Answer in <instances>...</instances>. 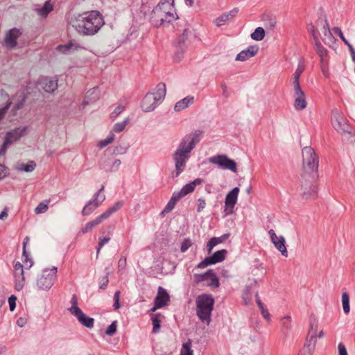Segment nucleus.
I'll return each mask as SVG.
<instances>
[{
  "label": "nucleus",
  "instance_id": "2eb2a0df",
  "mask_svg": "<svg viewBox=\"0 0 355 355\" xmlns=\"http://www.w3.org/2000/svg\"><path fill=\"white\" fill-rule=\"evenodd\" d=\"M40 87L47 93H53L58 88V80L44 77L39 81Z\"/></svg>",
  "mask_w": 355,
  "mask_h": 355
},
{
  "label": "nucleus",
  "instance_id": "8fccbe9b",
  "mask_svg": "<svg viewBox=\"0 0 355 355\" xmlns=\"http://www.w3.org/2000/svg\"><path fill=\"white\" fill-rule=\"evenodd\" d=\"M50 200H45L39 203L35 209V213L37 214L45 213L49 208Z\"/></svg>",
  "mask_w": 355,
  "mask_h": 355
},
{
  "label": "nucleus",
  "instance_id": "c85d7f7f",
  "mask_svg": "<svg viewBox=\"0 0 355 355\" xmlns=\"http://www.w3.org/2000/svg\"><path fill=\"white\" fill-rule=\"evenodd\" d=\"M28 242L29 237L26 236L23 241L22 259L24 264L26 265L28 268H30L33 266V261L29 258V254L26 251V245Z\"/></svg>",
  "mask_w": 355,
  "mask_h": 355
},
{
  "label": "nucleus",
  "instance_id": "5701e85b",
  "mask_svg": "<svg viewBox=\"0 0 355 355\" xmlns=\"http://www.w3.org/2000/svg\"><path fill=\"white\" fill-rule=\"evenodd\" d=\"M261 20L263 21L266 28L273 30L277 24L276 17L270 12H265L261 16Z\"/></svg>",
  "mask_w": 355,
  "mask_h": 355
},
{
  "label": "nucleus",
  "instance_id": "f8f14e48",
  "mask_svg": "<svg viewBox=\"0 0 355 355\" xmlns=\"http://www.w3.org/2000/svg\"><path fill=\"white\" fill-rule=\"evenodd\" d=\"M202 133L203 131L202 130H195L193 133L189 135V137L191 138V141L188 144L187 141L185 139H183L180 144H183L184 149L187 150L189 152H191L196 147V144L200 142Z\"/></svg>",
  "mask_w": 355,
  "mask_h": 355
},
{
  "label": "nucleus",
  "instance_id": "4c0bfd02",
  "mask_svg": "<svg viewBox=\"0 0 355 355\" xmlns=\"http://www.w3.org/2000/svg\"><path fill=\"white\" fill-rule=\"evenodd\" d=\"M36 167V163L34 161H28V163H19L17 167L18 171L25 172H32Z\"/></svg>",
  "mask_w": 355,
  "mask_h": 355
},
{
  "label": "nucleus",
  "instance_id": "f3484780",
  "mask_svg": "<svg viewBox=\"0 0 355 355\" xmlns=\"http://www.w3.org/2000/svg\"><path fill=\"white\" fill-rule=\"evenodd\" d=\"M203 182V180L201 178H196L193 181L190 182L189 183L183 186V187L180 189V191L176 192L179 197L181 198L187 194L192 193L196 186L201 184Z\"/></svg>",
  "mask_w": 355,
  "mask_h": 355
},
{
  "label": "nucleus",
  "instance_id": "58836bf2",
  "mask_svg": "<svg viewBox=\"0 0 355 355\" xmlns=\"http://www.w3.org/2000/svg\"><path fill=\"white\" fill-rule=\"evenodd\" d=\"M111 272V270L109 267H106L104 270V276L99 278L98 284H99V288L100 289H105L107 286L108 282H109V275Z\"/></svg>",
  "mask_w": 355,
  "mask_h": 355
},
{
  "label": "nucleus",
  "instance_id": "6e6552de",
  "mask_svg": "<svg viewBox=\"0 0 355 355\" xmlns=\"http://www.w3.org/2000/svg\"><path fill=\"white\" fill-rule=\"evenodd\" d=\"M57 268L44 269L42 275L37 279V286L41 290H49L53 285L56 279Z\"/></svg>",
  "mask_w": 355,
  "mask_h": 355
},
{
  "label": "nucleus",
  "instance_id": "4be33fe9",
  "mask_svg": "<svg viewBox=\"0 0 355 355\" xmlns=\"http://www.w3.org/2000/svg\"><path fill=\"white\" fill-rule=\"evenodd\" d=\"M73 315L77 318L78 322L83 326L87 328H92L94 327V318L85 315L82 310L78 312L77 313L74 314Z\"/></svg>",
  "mask_w": 355,
  "mask_h": 355
},
{
  "label": "nucleus",
  "instance_id": "f03ea898",
  "mask_svg": "<svg viewBox=\"0 0 355 355\" xmlns=\"http://www.w3.org/2000/svg\"><path fill=\"white\" fill-rule=\"evenodd\" d=\"M178 19L174 7V0H160L150 15V22L155 27L171 24Z\"/></svg>",
  "mask_w": 355,
  "mask_h": 355
},
{
  "label": "nucleus",
  "instance_id": "864d4df0",
  "mask_svg": "<svg viewBox=\"0 0 355 355\" xmlns=\"http://www.w3.org/2000/svg\"><path fill=\"white\" fill-rule=\"evenodd\" d=\"M210 279L209 283L208 284L209 286H211L214 288H218L220 286V282L218 276L214 272V270L211 272L210 277H209Z\"/></svg>",
  "mask_w": 355,
  "mask_h": 355
},
{
  "label": "nucleus",
  "instance_id": "c756f323",
  "mask_svg": "<svg viewBox=\"0 0 355 355\" xmlns=\"http://www.w3.org/2000/svg\"><path fill=\"white\" fill-rule=\"evenodd\" d=\"M318 196V188L314 184L309 186V189L304 191L302 194V198L304 200L315 199Z\"/></svg>",
  "mask_w": 355,
  "mask_h": 355
},
{
  "label": "nucleus",
  "instance_id": "4468645a",
  "mask_svg": "<svg viewBox=\"0 0 355 355\" xmlns=\"http://www.w3.org/2000/svg\"><path fill=\"white\" fill-rule=\"evenodd\" d=\"M259 51L257 45H250L246 49L241 51L236 57V61H245L250 58L254 57Z\"/></svg>",
  "mask_w": 355,
  "mask_h": 355
},
{
  "label": "nucleus",
  "instance_id": "a878e982",
  "mask_svg": "<svg viewBox=\"0 0 355 355\" xmlns=\"http://www.w3.org/2000/svg\"><path fill=\"white\" fill-rule=\"evenodd\" d=\"M230 234H224L220 237H212L209 239V241L207 243V251L208 253H211L212 249L214 247L217 245L218 244L223 243L226 239H227L230 237Z\"/></svg>",
  "mask_w": 355,
  "mask_h": 355
},
{
  "label": "nucleus",
  "instance_id": "cd10ccee",
  "mask_svg": "<svg viewBox=\"0 0 355 355\" xmlns=\"http://www.w3.org/2000/svg\"><path fill=\"white\" fill-rule=\"evenodd\" d=\"M314 49L320 56L321 62H322L324 59L327 56L328 51L322 45L318 37L315 38Z\"/></svg>",
  "mask_w": 355,
  "mask_h": 355
},
{
  "label": "nucleus",
  "instance_id": "6ab92c4d",
  "mask_svg": "<svg viewBox=\"0 0 355 355\" xmlns=\"http://www.w3.org/2000/svg\"><path fill=\"white\" fill-rule=\"evenodd\" d=\"M239 12V8H234L229 12H226L220 15L215 19V24L216 26H221L225 22L234 17Z\"/></svg>",
  "mask_w": 355,
  "mask_h": 355
},
{
  "label": "nucleus",
  "instance_id": "a211bd4d",
  "mask_svg": "<svg viewBox=\"0 0 355 355\" xmlns=\"http://www.w3.org/2000/svg\"><path fill=\"white\" fill-rule=\"evenodd\" d=\"M26 130V125L16 128L8 131L6 133L5 138H8L9 141H12V144L14 141L19 140L21 137H23L25 135Z\"/></svg>",
  "mask_w": 355,
  "mask_h": 355
},
{
  "label": "nucleus",
  "instance_id": "a19ab883",
  "mask_svg": "<svg viewBox=\"0 0 355 355\" xmlns=\"http://www.w3.org/2000/svg\"><path fill=\"white\" fill-rule=\"evenodd\" d=\"M180 198H181L179 197L178 194L176 192H174L173 193L172 197L171 198L170 200L168 202V203L165 206L164 211H171L174 209L176 203Z\"/></svg>",
  "mask_w": 355,
  "mask_h": 355
},
{
  "label": "nucleus",
  "instance_id": "20e7f679",
  "mask_svg": "<svg viewBox=\"0 0 355 355\" xmlns=\"http://www.w3.org/2000/svg\"><path fill=\"white\" fill-rule=\"evenodd\" d=\"M215 300L211 294L203 293L196 298V314L199 319L209 324Z\"/></svg>",
  "mask_w": 355,
  "mask_h": 355
},
{
  "label": "nucleus",
  "instance_id": "603ef678",
  "mask_svg": "<svg viewBox=\"0 0 355 355\" xmlns=\"http://www.w3.org/2000/svg\"><path fill=\"white\" fill-rule=\"evenodd\" d=\"M180 355H193V350L191 349V340H189L187 342L183 343Z\"/></svg>",
  "mask_w": 355,
  "mask_h": 355
},
{
  "label": "nucleus",
  "instance_id": "0eeeda50",
  "mask_svg": "<svg viewBox=\"0 0 355 355\" xmlns=\"http://www.w3.org/2000/svg\"><path fill=\"white\" fill-rule=\"evenodd\" d=\"M190 153L191 152L184 149L183 144H179L177 150L173 155L175 165V177H178L184 170L186 163L190 157Z\"/></svg>",
  "mask_w": 355,
  "mask_h": 355
},
{
  "label": "nucleus",
  "instance_id": "69168bd1",
  "mask_svg": "<svg viewBox=\"0 0 355 355\" xmlns=\"http://www.w3.org/2000/svg\"><path fill=\"white\" fill-rule=\"evenodd\" d=\"M17 297L11 295L8 298L9 308L10 311H13L16 308Z\"/></svg>",
  "mask_w": 355,
  "mask_h": 355
},
{
  "label": "nucleus",
  "instance_id": "3c124183",
  "mask_svg": "<svg viewBox=\"0 0 355 355\" xmlns=\"http://www.w3.org/2000/svg\"><path fill=\"white\" fill-rule=\"evenodd\" d=\"M71 306L69 309V312L73 315L81 309L78 306V297L76 294H73L71 299Z\"/></svg>",
  "mask_w": 355,
  "mask_h": 355
},
{
  "label": "nucleus",
  "instance_id": "72a5a7b5",
  "mask_svg": "<svg viewBox=\"0 0 355 355\" xmlns=\"http://www.w3.org/2000/svg\"><path fill=\"white\" fill-rule=\"evenodd\" d=\"M239 191L240 189L237 187L230 191L225 196V202H230L236 205L237 202Z\"/></svg>",
  "mask_w": 355,
  "mask_h": 355
},
{
  "label": "nucleus",
  "instance_id": "e433bc0d",
  "mask_svg": "<svg viewBox=\"0 0 355 355\" xmlns=\"http://www.w3.org/2000/svg\"><path fill=\"white\" fill-rule=\"evenodd\" d=\"M98 90V87H94L89 89L85 95L83 103L85 104H89V100L91 101H96L98 99V94L96 92Z\"/></svg>",
  "mask_w": 355,
  "mask_h": 355
},
{
  "label": "nucleus",
  "instance_id": "774afa93",
  "mask_svg": "<svg viewBox=\"0 0 355 355\" xmlns=\"http://www.w3.org/2000/svg\"><path fill=\"white\" fill-rule=\"evenodd\" d=\"M110 240V238L108 236L103 237V239H100V241L98 242V246L96 248V256H98L101 249L103 248V246L107 243Z\"/></svg>",
  "mask_w": 355,
  "mask_h": 355
},
{
  "label": "nucleus",
  "instance_id": "680f3d73",
  "mask_svg": "<svg viewBox=\"0 0 355 355\" xmlns=\"http://www.w3.org/2000/svg\"><path fill=\"white\" fill-rule=\"evenodd\" d=\"M236 205L230 202H225V207L223 212L225 213V216H228L234 212V208Z\"/></svg>",
  "mask_w": 355,
  "mask_h": 355
},
{
  "label": "nucleus",
  "instance_id": "49530a36",
  "mask_svg": "<svg viewBox=\"0 0 355 355\" xmlns=\"http://www.w3.org/2000/svg\"><path fill=\"white\" fill-rule=\"evenodd\" d=\"M307 103L304 97H296L294 103V107L296 110H303L306 107Z\"/></svg>",
  "mask_w": 355,
  "mask_h": 355
},
{
  "label": "nucleus",
  "instance_id": "13d9d810",
  "mask_svg": "<svg viewBox=\"0 0 355 355\" xmlns=\"http://www.w3.org/2000/svg\"><path fill=\"white\" fill-rule=\"evenodd\" d=\"M26 101V97L25 95H24L19 101H18L17 103H16L12 108V112L15 113L17 110L21 109Z\"/></svg>",
  "mask_w": 355,
  "mask_h": 355
},
{
  "label": "nucleus",
  "instance_id": "39448f33",
  "mask_svg": "<svg viewBox=\"0 0 355 355\" xmlns=\"http://www.w3.org/2000/svg\"><path fill=\"white\" fill-rule=\"evenodd\" d=\"M183 26L182 33L180 34L176 41L174 42L175 52H174V60L176 62H180L184 57V54L187 49L186 41L188 39L189 35L191 33L190 30V24L184 23L183 26L178 24L177 31H180L179 27Z\"/></svg>",
  "mask_w": 355,
  "mask_h": 355
},
{
  "label": "nucleus",
  "instance_id": "bb28decb",
  "mask_svg": "<svg viewBox=\"0 0 355 355\" xmlns=\"http://www.w3.org/2000/svg\"><path fill=\"white\" fill-rule=\"evenodd\" d=\"M255 301H256V303H257L258 307L259 308V309L261 311V313L262 316L267 321H270V314L269 311H268L266 306L261 302V300L259 297L258 291H257L255 293Z\"/></svg>",
  "mask_w": 355,
  "mask_h": 355
},
{
  "label": "nucleus",
  "instance_id": "4d7b16f0",
  "mask_svg": "<svg viewBox=\"0 0 355 355\" xmlns=\"http://www.w3.org/2000/svg\"><path fill=\"white\" fill-rule=\"evenodd\" d=\"M117 330V321H113L105 329V334L107 336H113L116 334Z\"/></svg>",
  "mask_w": 355,
  "mask_h": 355
},
{
  "label": "nucleus",
  "instance_id": "412c9836",
  "mask_svg": "<svg viewBox=\"0 0 355 355\" xmlns=\"http://www.w3.org/2000/svg\"><path fill=\"white\" fill-rule=\"evenodd\" d=\"M110 159H108V158L107 159V158L102 159L101 161L100 162L101 168H103L105 171H110V172L116 171L119 169V166L121 164V160L118 159L113 161L112 165L108 167V165L110 164Z\"/></svg>",
  "mask_w": 355,
  "mask_h": 355
},
{
  "label": "nucleus",
  "instance_id": "aec40b11",
  "mask_svg": "<svg viewBox=\"0 0 355 355\" xmlns=\"http://www.w3.org/2000/svg\"><path fill=\"white\" fill-rule=\"evenodd\" d=\"M105 200V196L104 194H102L99 202H94L91 200L88 201L82 210L83 216H89V214H91L96 208H98L101 205V203Z\"/></svg>",
  "mask_w": 355,
  "mask_h": 355
},
{
  "label": "nucleus",
  "instance_id": "9b49d317",
  "mask_svg": "<svg viewBox=\"0 0 355 355\" xmlns=\"http://www.w3.org/2000/svg\"><path fill=\"white\" fill-rule=\"evenodd\" d=\"M158 103L159 102L155 96V94L148 92L143 98L141 103V107L144 112H151L155 110Z\"/></svg>",
  "mask_w": 355,
  "mask_h": 355
},
{
  "label": "nucleus",
  "instance_id": "de8ad7c7",
  "mask_svg": "<svg viewBox=\"0 0 355 355\" xmlns=\"http://www.w3.org/2000/svg\"><path fill=\"white\" fill-rule=\"evenodd\" d=\"M316 338L317 337L309 336V335H308L303 348H305L306 349V351L311 352L312 350H313L315 348V343H316Z\"/></svg>",
  "mask_w": 355,
  "mask_h": 355
},
{
  "label": "nucleus",
  "instance_id": "f704fd0d",
  "mask_svg": "<svg viewBox=\"0 0 355 355\" xmlns=\"http://www.w3.org/2000/svg\"><path fill=\"white\" fill-rule=\"evenodd\" d=\"M162 314L155 313L151 315V320L153 324V329L152 333L153 334H157L161 328V320L160 318L162 317Z\"/></svg>",
  "mask_w": 355,
  "mask_h": 355
},
{
  "label": "nucleus",
  "instance_id": "0e129e2a",
  "mask_svg": "<svg viewBox=\"0 0 355 355\" xmlns=\"http://www.w3.org/2000/svg\"><path fill=\"white\" fill-rule=\"evenodd\" d=\"M257 285V281L256 279H254L253 282H252L250 285H248L245 287L244 293H243V299H245L246 297H248V295H250V290Z\"/></svg>",
  "mask_w": 355,
  "mask_h": 355
},
{
  "label": "nucleus",
  "instance_id": "338daca9",
  "mask_svg": "<svg viewBox=\"0 0 355 355\" xmlns=\"http://www.w3.org/2000/svg\"><path fill=\"white\" fill-rule=\"evenodd\" d=\"M128 148L122 146H118L113 149V154L115 155H123L126 153Z\"/></svg>",
  "mask_w": 355,
  "mask_h": 355
},
{
  "label": "nucleus",
  "instance_id": "7ed1b4c3",
  "mask_svg": "<svg viewBox=\"0 0 355 355\" xmlns=\"http://www.w3.org/2000/svg\"><path fill=\"white\" fill-rule=\"evenodd\" d=\"M303 157V170L304 174L302 175L306 178V175L311 178V182L315 181L318 178V157L315 154L313 148L310 146L304 147L302 149Z\"/></svg>",
  "mask_w": 355,
  "mask_h": 355
},
{
  "label": "nucleus",
  "instance_id": "09e8293b",
  "mask_svg": "<svg viewBox=\"0 0 355 355\" xmlns=\"http://www.w3.org/2000/svg\"><path fill=\"white\" fill-rule=\"evenodd\" d=\"M342 304L344 313L348 314L350 311L349 296L346 292L342 294Z\"/></svg>",
  "mask_w": 355,
  "mask_h": 355
},
{
  "label": "nucleus",
  "instance_id": "dca6fc26",
  "mask_svg": "<svg viewBox=\"0 0 355 355\" xmlns=\"http://www.w3.org/2000/svg\"><path fill=\"white\" fill-rule=\"evenodd\" d=\"M170 301V296L166 290L162 286H159L157 294L154 299V302L162 308L168 305Z\"/></svg>",
  "mask_w": 355,
  "mask_h": 355
},
{
  "label": "nucleus",
  "instance_id": "79ce46f5",
  "mask_svg": "<svg viewBox=\"0 0 355 355\" xmlns=\"http://www.w3.org/2000/svg\"><path fill=\"white\" fill-rule=\"evenodd\" d=\"M53 6L50 3V1L45 2L44 6L38 10L39 15L42 17H46L47 15L53 10Z\"/></svg>",
  "mask_w": 355,
  "mask_h": 355
},
{
  "label": "nucleus",
  "instance_id": "6e6d98bb",
  "mask_svg": "<svg viewBox=\"0 0 355 355\" xmlns=\"http://www.w3.org/2000/svg\"><path fill=\"white\" fill-rule=\"evenodd\" d=\"M114 138L115 135L111 132L106 139L98 142V146L101 148L105 147L108 144H111L114 140Z\"/></svg>",
  "mask_w": 355,
  "mask_h": 355
},
{
  "label": "nucleus",
  "instance_id": "393cba45",
  "mask_svg": "<svg viewBox=\"0 0 355 355\" xmlns=\"http://www.w3.org/2000/svg\"><path fill=\"white\" fill-rule=\"evenodd\" d=\"M272 243L284 257H288V251L286 247V241L283 236H279L277 237V239L273 240Z\"/></svg>",
  "mask_w": 355,
  "mask_h": 355
},
{
  "label": "nucleus",
  "instance_id": "ddd939ff",
  "mask_svg": "<svg viewBox=\"0 0 355 355\" xmlns=\"http://www.w3.org/2000/svg\"><path fill=\"white\" fill-rule=\"evenodd\" d=\"M22 34L20 29L13 28L9 30L5 36L4 41L8 48L13 49L17 44V39Z\"/></svg>",
  "mask_w": 355,
  "mask_h": 355
},
{
  "label": "nucleus",
  "instance_id": "e2e57ef3",
  "mask_svg": "<svg viewBox=\"0 0 355 355\" xmlns=\"http://www.w3.org/2000/svg\"><path fill=\"white\" fill-rule=\"evenodd\" d=\"M124 110V107L119 105H118L114 110L111 113L110 117L112 119H115Z\"/></svg>",
  "mask_w": 355,
  "mask_h": 355
},
{
  "label": "nucleus",
  "instance_id": "37998d69",
  "mask_svg": "<svg viewBox=\"0 0 355 355\" xmlns=\"http://www.w3.org/2000/svg\"><path fill=\"white\" fill-rule=\"evenodd\" d=\"M216 264V262L214 259L211 255L205 257L202 261H200L196 266V268L202 269L209 266Z\"/></svg>",
  "mask_w": 355,
  "mask_h": 355
},
{
  "label": "nucleus",
  "instance_id": "b1692460",
  "mask_svg": "<svg viewBox=\"0 0 355 355\" xmlns=\"http://www.w3.org/2000/svg\"><path fill=\"white\" fill-rule=\"evenodd\" d=\"M194 101L193 96H187L182 100L177 102L174 106V110L176 112H180L185 108L188 107L190 105L193 104Z\"/></svg>",
  "mask_w": 355,
  "mask_h": 355
},
{
  "label": "nucleus",
  "instance_id": "473e14b6",
  "mask_svg": "<svg viewBox=\"0 0 355 355\" xmlns=\"http://www.w3.org/2000/svg\"><path fill=\"white\" fill-rule=\"evenodd\" d=\"M80 46L78 44L73 43L71 41H70L66 44L58 45L56 49L63 54H69L71 52V50L73 49V50H76Z\"/></svg>",
  "mask_w": 355,
  "mask_h": 355
},
{
  "label": "nucleus",
  "instance_id": "1a4fd4ad",
  "mask_svg": "<svg viewBox=\"0 0 355 355\" xmlns=\"http://www.w3.org/2000/svg\"><path fill=\"white\" fill-rule=\"evenodd\" d=\"M209 162L217 165L220 168L230 170L234 173L237 172L236 162L225 154L212 156L209 158Z\"/></svg>",
  "mask_w": 355,
  "mask_h": 355
},
{
  "label": "nucleus",
  "instance_id": "9d476101",
  "mask_svg": "<svg viewBox=\"0 0 355 355\" xmlns=\"http://www.w3.org/2000/svg\"><path fill=\"white\" fill-rule=\"evenodd\" d=\"M15 288L17 291L22 290L24 282V266L20 262H17L14 266Z\"/></svg>",
  "mask_w": 355,
  "mask_h": 355
},
{
  "label": "nucleus",
  "instance_id": "5fc2aeb1",
  "mask_svg": "<svg viewBox=\"0 0 355 355\" xmlns=\"http://www.w3.org/2000/svg\"><path fill=\"white\" fill-rule=\"evenodd\" d=\"M128 121H129V119L126 118L122 122L115 123L113 127L112 131H114L115 132H122L125 129V127L127 125Z\"/></svg>",
  "mask_w": 355,
  "mask_h": 355
},
{
  "label": "nucleus",
  "instance_id": "c03bdc74",
  "mask_svg": "<svg viewBox=\"0 0 355 355\" xmlns=\"http://www.w3.org/2000/svg\"><path fill=\"white\" fill-rule=\"evenodd\" d=\"M266 35L265 30L262 27H257L253 33H251V38L255 41L262 40Z\"/></svg>",
  "mask_w": 355,
  "mask_h": 355
},
{
  "label": "nucleus",
  "instance_id": "2f4dec72",
  "mask_svg": "<svg viewBox=\"0 0 355 355\" xmlns=\"http://www.w3.org/2000/svg\"><path fill=\"white\" fill-rule=\"evenodd\" d=\"M151 94H155V96L157 99V101L160 103L163 101L165 98L166 93V85L164 83H159L156 86V92H150Z\"/></svg>",
  "mask_w": 355,
  "mask_h": 355
},
{
  "label": "nucleus",
  "instance_id": "7c9ffc66",
  "mask_svg": "<svg viewBox=\"0 0 355 355\" xmlns=\"http://www.w3.org/2000/svg\"><path fill=\"white\" fill-rule=\"evenodd\" d=\"M318 321L314 314H311L309 317V329L308 332L309 336L317 337V330Z\"/></svg>",
  "mask_w": 355,
  "mask_h": 355
},
{
  "label": "nucleus",
  "instance_id": "f257e3e1",
  "mask_svg": "<svg viewBox=\"0 0 355 355\" xmlns=\"http://www.w3.org/2000/svg\"><path fill=\"white\" fill-rule=\"evenodd\" d=\"M104 24V19L101 12L92 10L79 15L73 26L79 34L91 36L97 33Z\"/></svg>",
  "mask_w": 355,
  "mask_h": 355
},
{
  "label": "nucleus",
  "instance_id": "a18cd8bd",
  "mask_svg": "<svg viewBox=\"0 0 355 355\" xmlns=\"http://www.w3.org/2000/svg\"><path fill=\"white\" fill-rule=\"evenodd\" d=\"M227 251L225 249L220 250L211 254L216 263L222 262L226 258Z\"/></svg>",
  "mask_w": 355,
  "mask_h": 355
},
{
  "label": "nucleus",
  "instance_id": "bf43d9fd",
  "mask_svg": "<svg viewBox=\"0 0 355 355\" xmlns=\"http://www.w3.org/2000/svg\"><path fill=\"white\" fill-rule=\"evenodd\" d=\"M193 243L190 239H184L180 246V251L185 252L191 245Z\"/></svg>",
  "mask_w": 355,
  "mask_h": 355
},
{
  "label": "nucleus",
  "instance_id": "052dcab7",
  "mask_svg": "<svg viewBox=\"0 0 355 355\" xmlns=\"http://www.w3.org/2000/svg\"><path fill=\"white\" fill-rule=\"evenodd\" d=\"M10 144H12V141H9L8 138H4L3 143L0 148V156L5 155L7 148Z\"/></svg>",
  "mask_w": 355,
  "mask_h": 355
},
{
  "label": "nucleus",
  "instance_id": "423d86ee",
  "mask_svg": "<svg viewBox=\"0 0 355 355\" xmlns=\"http://www.w3.org/2000/svg\"><path fill=\"white\" fill-rule=\"evenodd\" d=\"M124 205V202L123 200H119L116 202L113 206L110 207L103 214L96 217L94 220L89 221L87 223L85 226L82 228L81 232L83 234H86L91 231L95 226L98 225L101 223H102L104 220L108 218L112 214L115 213L118 210H119Z\"/></svg>",
  "mask_w": 355,
  "mask_h": 355
},
{
  "label": "nucleus",
  "instance_id": "c9c22d12",
  "mask_svg": "<svg viewBox=\"0 0 355 355\" xmlns=\"http://www.w3.org/2000/svg\"><path fill=\"white\" fill-rule=\"evenodd\" d=\"M334 128L338 132H349V125L346 122L345 119H341V121L336 119L332 122Z\"/></svg>",
  "mask_w": 355,
  "mask_h": 355
},
{
  "label": "nucleus",
  "instance_id": "ea45409f",
  "mask_svg": "<svg viewBox=\"0 0 355 355\" xmlns=\"http://www.w3.org/2000/svg\"><path fill=\"white\" fill-rule=\"evenodd\" d=\"M212 269L207 270L205 272L201 274H194L193 275V280L196 284H200L202 282L207 281L209 279L210 277Z\"/></svg>",
  "mask_w": 355,
  "mask_h": 355
}]
</instances>
